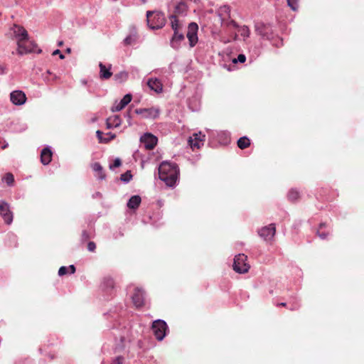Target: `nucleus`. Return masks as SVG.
<instances>
[{
    "instance_id": "1",
    "label": "nucleus",
    "mask_w": 364,
    "mask_h": 364,
    "mask_svg": "<svg viewBox=\"0 0 364 364\" xmlns=\"http://www.w3.org/2000/svg\"><path fill=\"white\" fill-rule=\"evenodd\" d=\"M159 178L168 186H175L179 176V168L176 163L163 161L158 168Z\"/></svg>"
},
{
    "instance_id": "2",
    "label": "nucleus",
    "mask_w": 364,
    "mask_h": 364,
    "mask_svg": "<svg viewBox=\"0 0 364 364\" xmlns=\"http://www.w3.org/2000/svg\"><path fill=\"white\" fill-rule=\"evenodd\" d=\"M169 18L171 28L173 31V34L170 39V46L174 50H178L181 43L185 41L183 25L176 18L175 15H170Z\"/></svg>"
},
{
    "instance_id": "3",
    "label": "nucleus",
    "mask_w": 364,
    "mask_h": 364,
    "mask_svg": "<svg viewBox=\"0 0 364 364\" xmlns=\"http://www.w3.org/2000/svg\"><path fill=\"white\" fill-rule=\"evenodd\" d=\"M146 21L151 29L157 30L165 26L166 20L164 13L158 11H148Z\"/></svg>"
},
{
    "instance_id": "4",
    "label": "nucleus",
    "mask_w": 364,
    "mask_h": 364,
    "mask_svg": "<svg viewBox=\"0 0 364 364\" xmlns=\"http://www.w3.org/2000/svg\"><path fill=\"white\" fill-rule=\"evenodd\" d=\"M14 34L17 40V54L19 55L27 54V52L30 50H23L25 48L24 42L28 40L27 31L23 26L15 24L14 26Z\"/></svg>"
},
{
    "instance_id": "5",
    "label": "nucleus",
    "mask_w": 364,
    "mask_h": 364,
    "mask_svg": "<svg viewBox=\"0 0 364 364\" xmlns=\"http://www.w3.org/2000/svg\"><path fill=\"white\" fill-rule=\"evenodd\" d=\"M151 330L156 338L159 341H161L166 336L168 331V327L164 320L158 319L153 322Z\"/></svg>"
},
{
    "instance_id": "6",
    "label": "nucleus",
    "mask_w": 364,
    "mask_h": 364,
    "mask_svg": "<svg viewBox=\"0 0 364 364\" xmlns=\"http://www.w3.org/2000/svg\"><path fill=\"white\" fill-rule=\"evenodd\" d=\"M255 31L263 40L272 41L274 38L272 27L270 24L259 21L255 24Z\"/></svg>"
},
{
    "instance_id": "7",
    "label": "nucleus",
    "mask_w": 364,
    "mask_h": 364,
    "mask_svg": "<svg viewBox=\"0 0 364 364\" xmlns=\"http://www.w3.org/2000/svg\"><path fill=\"white\" fill-rule=\"evenodd\" d=\"M247 257L244 254H238L234 258L232 264L233 269L240 274L247 272L250 269V265L246 262Z\"/></svg>"
},
{
    "instance_id": "8",
    "label": "nucleus",
    "mask_w": 364,
    "mask_h": 364,
    "mask_svg": "<svg viewBox=\"0 0 364 364\" xmlns=\"http://www.w3.org/2000/svg\"><path fill=\"white\" fill-rule=\"evenodd\" d=\"M198 26L196 23L191 22L188 24L186 37L191 48L194 47L198 41Z\"/></svg>"
},
{
    "instance_id": "9",
    "label": "nucleus",
    "mask_w": 364,
    "mask_h": 364,
    "mask_svg": "<svg viewBox=\"0 0 364 364\" xmlns=\"http://www.w3.org/2000/svg\"><path fill=\"white\" fill-rule=\"evenodd\" d=\"M158 139L154 134L146 132L140 137L141 144L147 150L153 149L157 144Z\"/></svg>"
},
{
    "instance_id": "10",
    "label": "nucleus",
    "mask_w": 364,
    "mask_h": 364,
    "mask_svg": "<svg viewBox=\"0 0 364 364\" xmlns=\"http://www.w3.org/2000/svg\"><path fill=\"white\" fill-rule=\"evenodd\" d=\"M0 215L5 223L10 225L13 222V213L10 210L9 204L4 200H0Z\"/></svg>"
},
{
    "instance_id": "11",
    "label": "nucleus",
    "mask_w": 364,
    "mask_h": 364,
    "mask_svg": "<svg viewBox=\"0 0 364 364\" xmlns=\"http://www.w3.org/2000/svg\"><path fill=\"white\" fill-rule=\"evenodd\" d=\"M134 112L146 119H156L159 116L160 109L156 107L139 108L136 109Z\"/></svg>"
},
{
    "instance_id": "12",
    "label": "nucleus",
    "mask_w": 364,
    "mask_h": 364,
    "mask_svg": "<svg viewBox=\"0 0 364 364\" xmlns=\"http://www.w3.org/2000/svg\"><path fill=\"white\" fill-rule=\"evenodd\" d=\"M258 235L265 241L271 240L275 235L276 228L274 223L264 226L257 231Z\"/></svg>"
},
{
    "instance_id": "13",
    "label": "nucleus",
    "mask_w": 364,
    "mask_h": 364,
    "mask_svg": "<svg viewBox=\"0 0 364 364\" xmlns=\"http://www.w3.org/2000/svg\"><path fill=\"white\" fill-rule=\"evenodd\" d=\"M26 94L21 90H14L10 93V100L15 105H22L26 102Z\"/></svg>"
},
{
    "instance_id": "14",
    "label": "nucleus",
    "mask_w": 364,
    "mask_h": 364,
    "mask_svg": "<svg viewBox=\"0 0 364 364\" xmlns=\"http://www.w3.org/2000/svg\"><path fill=\"white\" fill-rule=\"evenodd\" d=\"M230 9L228 5L221 6L218 10L219 16L221 17L222 24L226 23L228 26H232L234 28L237 27V23L233 20L225 21V16L230 17Z\"/></svg>"
},
{
    "instance_id": "15",
    "label": "nucleus",
    "mask_w": 364,
    "mask_h": 364,
    "mask_svg": "<svg viewBox=\"0 0 364 364\" xmlns=\"http://www.w3.org/2000/svg\"><path fill=\"white\" fill-rule=\"evenodd\" d=\"M205 140V135L202 134L201 132L193 134V136H190L188 139V144L192 149H199L203 145Z\"/></svg>"
},
{
    "instance_id": "16",
    "label": "nucleus",
    "mask_w": 364,
    "mask_h": 364,
    "mask_svg": "<svg viewBox=\"0 0 364 364\" xmlns=\"http://www.w3.org/2000/svg\"><path fill=\"white\" fill-rule=\"evenodd\" d=\"M134 305L136 308H139L144 304V291L143 289L136 287L134 289V293L132 296Z\"/></svg>"
},
{
    "instance_id": "17",
    "label": "nucleus",
    "mask_w": 364,
    "mask_h": 364,
    "mask_svg": "<svg viewBox=\"0 0 364 364\" xmlns=\"http://www.w3.org/2000/svg\"><path fill=\"white\" fill-rule=\"evenodd\" d=\"M132 99V96L131 94L125 95L119 102L116 103L114 106L112 107L111 111L112 112L121 111L131 102Z\"/></svg>"
},
{
    "instance_id": "18",
    "label": "nucleus",
    "mask_w": 364,
    "mask_h": 364,
    "mask_svg": "<svg viewBox=\"0 0 364 364\" xmlns=\"http://www.w3.org/2000/svg\"><path fill=\"white\" fill-rule=\"evenodd\" d=\"M101 288L107 294L112 295L114 288V282L113 279L110 277L104 278L101 284Z\"/></svg>"
},
{
    "instance_id": "19",
    "label": "nucleus",
    "mask_w": 364,
    "mask_h": 364,
    "mask_svg": "<svg viewBox=\"0 0 364 364\" xmlns=\"http://www.w3.org/2000/svg\"><path fill=\"white\" fill-rule=\"evenodd\" d=\"M147 85L156 93H161L163 90V85L157 78H149L147 81Z\"/></svg>"
},
{
    "instance_id": "20",
    "label": "nucleus",
    "mask_w": 364,
    "mask_h": 364,
    "mask_svg": "<svg viewBox=\"0 0 364 364\" xmlns=\"http://www.w3.org/2000/svg\"><path fill=\"white\" fill-rule=\"evenodd\" d=\"M52 151L49 146L45 147L41 152V161L43 165H48L52 160Z\"/></svg>"
},
{
    "instance_id": "21",
    "label": "nucleus",
    "mask_w": 364,
    "mask_h": 364,
    "mask_svg": "<svg viewBox=\"0 0 364 364\" xmlns=\"http://www.w3.org/2000/svg\"><path fill=\"white\" fill-rule=\"evenodd\" d=\"M125 311L122 306H121L119 309L115 308L114 310H110L107 313L108 318L114 321H117L125 314Z\"/></svg>"
},
{
    "instance_id": "22",
    "label": "nucleus",
    "mask_w": 364,
    "mask_h": 364,
    "mask_svg": "<svg viewBox=\"0 0 364 364\" xmlns=\"http://www.w3.org/2000/svg\"><path fill=\"white\" fill-rule=\"evenodd\" d=\"M100 77L102 80H107L111 77L112 73L111 72L112 65H109L107 68L102 63H100Z\"/></svg>"
},
{
    "instance_id": "23",
    "label": "nucleus",
    "mask_w": 364,
    "mask_h": 364,
    "mask_svg": "<svg viewBox=\"0 0 364 364\" xmlns=\"http://www.w3.org/2000/svg\"><path fill=\"white\" fill-rule=\"evenodd\" d=\"M188 105L189 109L193 112H196L200 109V98L195 95L188 100Z\"/></svg>"
},
{
    "instance_id": "24",
    "label": "nucleus",
    "mask_w": 364,
    "mask_h": 364,
    "mask_svg": "<svg viewBox=\"0 0 364 364\" xmlns=\"http://www.w3.org/2000/svg\"><path fill=\"white\" fill-rule=\"evenodd\" d=\"M141 202V198L139 196H132L127 202V207L131 210H136Z\"/></svg>"
},
{
    "instance_id": "25",
    "label": "nucleus",
    "mask_w": 364,
    "mask_h": 364,
    "mask_svg": "<svg viewBox=\"0 0 364 364\" xmlns=\"http://www.w3.org/2000/svg\"><path fill=\"white\" fill-rule=\"evenodd\" d=\"M187 6L184 2H179L174 7V11L172 15H175L177 18V15L184 16L186 14Z\"/></svg>"
},
{
    "instance_id": "26",
    "label": "nucleus",
    "mask_w": 364,
    "mask_h": 364,
    "mask_svg": "<svg viewBox=\"0 0 364 364\" xmlns=\"http://www.w3.org/2000/svg\"><path fill=\"white\" fill-rule=\"evenodd\" d=\"M137 39L138 36L136 31L135 29H133L130 34L124 39L123 43L124 46H131L135 43L137 41Z\"/></svg>"
},
{
    "instance_id": "27",
    "label": "nucleus",
    "mask_w": 364,
    "mask_h": 364,
    "mask_svg": "<svg viewBox=\"0 0 364 364\" xmlns=\"http://www.w3.org/2000/svg\"><path fill=\"white\" fill-rule=\"evenodd\" d=\"M92 168L94 171L98 173V178L103 180L105 178V174L103 173V168L101 164L98 162H95L92 164Z\"/></svg>"
},
{
    "instance_id": "28",
    "label": "nucleus",
    "mask_w": 364,
    "mask_h": 364,
    "mask_svg": "<svg viewBox=\"0 0 364 364\" xmlns=\"http://www.w3.org/2000/svg\"><path fill=\"white\" fill-rule=\"evenodd\" d=\"M237 146L241 149H245L250 145V140L247 136H242L237 140Z\"/></svg>"
},
{
    "instance_id": "29",
    "label": "nucleus",
    "mask_w": 364,
    "mask_h": 364,
    "mask_svg": "<svg viewBox=\"0 0 364 364\" xmlns=\"http://www.w3.org/2000/svg\"><path fill=\"white\" fill-rule=\"evenodd\" d=\"M128 78V73L125 71L119 72L114 76V80L119 83H122L126 81Z\"/></svg>"
},
{
    "instance_id": "30",
    "label": "nucleus",
    "mask_w": 364,
    "mask_h": 364,
    "mask_svg": "<svg viewBox=\"0 0 364 364\" xmlns=\"http://www.w3.org/2000/svg\"><path fill=\"white\" fill-rule=\"evenodd\" d=\"M287 197L290 201L294 202L299 198L300 193L296 189L292 188L289 191Z\"/></svg>"
},
{
    "instance_id": "31",
    "label": "nucleus",
    "mask_w": 364,
    "mask_h": 364,
    "mask_svg": "<svg viewBox=\"0 0 364 364\" xmlns=\"http://www.w3.org/2000/svg\"><path fill=\"white\" fill-rule=\"evenodd\" d=\"M24 47L25 48L23 50H30L27 52V53L35 52V48L37 47V45L33 41L27 40L24 42Z\"/></svg>"
},
{
    "instance_id": "32",
    "label": "nucleus",
    "mask_w": 364,
    "mask_h": 364,
    "mask_svg": "<svg viewBox=\"0 0 364 364\" xmlns=\"http://www.w3.org/2000/svg\"><path fill=\"white\" fill-rule=\"evenodd\" d=\"M326 224L325 223H320L319 225V228L317 230V235H318V237L322 239V240H325L328 235V232H322L321 230L326 227Z\"/></svg>"
},
{
    "instance_id": "33",
    "label": "nucleus",
    "mask_w": 364,
    "mask_h": 364,
    "mask_svg": "<svg viewBox=\"0 0 364 364\" xmlns=\"http://www.w3.org/2000/svg\"><path fill=\"white\" fill-rule=\"evenodd\" d=\"M3 181H4L8 186H11L14 182V175L11 173H7L2 178Z\"/></svg>"
},
{
    "instance_id": "34",
    "label": "nucleus",
    "mask_w": 364,
    "mask_h": 364,
    "mask_svg": "<svg viewBox=\"0 0 364 364\" xmlns=\"http://www.w3.org/2000/svg\"><path fill=\"white\" fill-rule=\"evenodd\" d=\"M132 178V174L130 171H127L120 176V179L125 183H129Z\"/></svg>"
},
{
    "instance_id": "35",
    "label": "nucleus",
    "mask_w": 364,
    "mask_h": 364,
    "mask_svg": "<svg viewBox=\"0 0 364 364\" xmlns=\"http://www.w3.org/2000/svg\"><path fill=\"white\" fill-rule=\"evenodd\" d=\"M269 41L271 42L272 46L277 47V48L282 46L283 44V40L278 36H274V38Z\"/></svg>"
},
{
    "instance_id": "36",
    "label": "nucleus",
    "mask_w": 364,
    "mask_h": 364,
    "mask_svg": "<svg viewBox=\"0 0 364 364\" xmlns=\"http://www.w3.org/2000/svg\"><path fill=\"white\" fill-rule=\"evenodd\" d=\"M239 32L240 35L245 38H248L250 34L249 28L245 26L241 27L240 29L239 30Z\"/></svg>"
},
{
    "instance_id": "37",
    "label": "nucleus",
    "mask_w": 364,
    "mask_h": 364,
    "mask_svg": "<svg viewBox=\"0 0 364 364\" xmlns=\"http://www.w3.org/2000/svg\"><path fill=\"white\" fill-rule=\"evenodd\" d=\"M246 60V56L244 54H239L237 58L232 60V63L236 64L237 63H243Z\"/></svg>"
},
{
    "instance_id": "38",
    "label": "nucleus",
    "mask_w": 364,
    "mask_h": 364,
    "mask_svg": "<svg viewBox=\"0 0 364 364\" xmlns=\"http://www.w3.org/2000/svg\"><path fill=\"white\" fill-rule=\"evenodd\" d=\"M287 5L295 11L298 9V0H287Z\"/></svg>"
},
{
    "instance_id": "39",
    "label": "nucleus",
    "mask_w": 364,
    "mask_h": 364,
    "mask_svg": "<svg viewBox=\"0 0 364 364\" xmlns=\"http://www.w3.org/2000/svg\"><path fill=\"white\" fill-rule=\"evenodd\" d=\"M121 164H122V161H121L120 159L117 158V159L114 161L113 164H110V165H109V168H110V169H114V168H117V167L120 166H121Z\"/></svg>"
},
{
    "instance_id": "40",
    "label": "nucleus",
    "mask_w": 364,
    "mask_h": 364,
    "mask_svg": "<svg viewBox=\"0 0 364 364\" xmlns=\"http://www.w3.org/2000/svg\"><path fill=\"white\" fill-rule=\"evenodd\" d=\"M124 360V358L122 355L117 356L112 361L111 364H123Z\"/></svg>"
},
{
    "instance_id": "41",
    "label": "nucleus",
    "mask_w": 364,
    "mask_h": 364,
    "mask_svg": "<svg viewBox=\"0 0 364 364\" xmlns=\"http://www.w3.org/2000/svg\"><path fill=\"white\" fill-rule=\"evenodd\" d=\"M106 137L104 140L106 143L110 141L111 140L114 139L116 136V135L112 132H107L105 134Z\"/></svg>"
},
{
    "instance_id": "42",
    "label": "nucleus",
    "mask_w": 364,
    "mask_h": 364,
    "mask_svg": "<svg viewBox=\"0 0 364 364\" xmlns=\"http://www.w3.org/2000/svg\"><path fill=\"white\" fill-rule=\"evenodd\" d=\"M68 273V267L65 266H62L60 267L58 270V275L62 277Z\"/></svg>"
},
{
    "instance_id": "43",
    "label": "nucleus",
    "mask_w": 364,
    "mask_h": 364,
    "mask_svg": "<svg viewBox=\"0 0 364 364\" xmlns=\"http://www.w3.org/2000/svg\"><path fill=\"white\" fill-rule=\"evenodd\" d=\"M102 134H103V133H102V132H101L100 130H97V131L96 132V136H97V139H98L99 141H100V143H106V142L104 141V140L105 139V138H103V137H102Z\"/></svg>"
},
{
    "instance_id": "44",
    "label": "nucleus",
    "mask_w": 364,
    "mask_h": 364,
    "mask_svg": "<svg viewBox=\"0 0 364 364\" xmlns=\"http://www.w3.org/2000/svg\"><path fill=\"white\" fill-rule=\"evenodd\" d=\"M90 237V234L86 231L83 230L81 235V240L82 242L87 241Z\"/></svg>"
},
{
    "instance_id": "45",
    "label": "nucleus",
    "mask_w": 364,
    "mask_h": 364,
    "mask_svg": "<svg viewBox=\"0 0 364 364\" xmlns=\"http://www.w3.org/2000/svg\"><path fill=\"white\" fill-rule=\"evenodd\" d=\"M96 249V245L94 242H89L87 243V250L90 251V252H94Z\"/></svg>"
},
{
    "instance_id": "46",
    "label": "nucleus",
    "mask_w": 364,
    "mask_h": 364,
    "mask_svg": "<svg viewBox=\"0 0 364 364\" xmlns=\"http://www.w3.org/2000/svg\"><path fill=\"white\" fill-rule=\"evenodd\" d=\"M59 55V58H60V59H64V58H65V55H64L60 52V50H58V49H56L55 50H54V51L53 52V55Z\"/></svg>"
},
{
    "instance_id": "47",
    "label": "nucleus",
    "mask_w": 364,
    "mask_h": 364,
    "mask_svg": "<svg viewBox=\"0 0 364 364\" xmlns=\"http://www.w3.org/2000/svg\"><path fill=\"white\" fill-rule=\"evenodd\" d=\"M114 126L115 127H119L121 124V120H120V118L118 116H115L114 117Z\"/></svg>"
},
{
    "instance_id": "48",
    "label": "nucleus",
    "mask_w": 364,
    "mask_h": 364,
    "mask_svg": "<svg viewBox=\"0 0 364 364\" xmlns=\"http://www.w3.org/2000/svg\"><path fill=\"white\" fill-rule=\"evenodd\" d=\"M67 267L70 274H74L75 272L76 269L73 264H70Z\"/></svg>"
},
{
    "instance_id": "49",
    "label": "nucleus",
    "mask_w": 364,
    "mask_h": 364,
    "mask_svg": "<svg viewBox=\"0 0 364 364\" xmlns=\"http://www.w3.org/2000/svg\"><path fill=\"white\" fill-rule=\"evenodd\" d=\"M299 307V304L298 303H295L291 305V306L289 308L291 311L297 310Z\"/></svg>"
},
{
    "instance_id": "50",
    "label": "nucleus",
    "mask_w": 364,
    "mask_h": 364,
    "mask_svg": "<svg viewBox=\"0 0 364 364\" xmlns=\"http://www.w3.org/2000/svg\"><path fill=\"white\" fill-rule=\"evenodd\" d=\"M46 356H48L50 359L53 360L55 358V355L53 353H46Z\"/></svg>"
},
{
    "instance_id": "51",
    "label": "nucleus",
    "mask_w": 364,
    "mask_h": 364,
    "mask_svg": "<svg viewBox=\"0 0 364 364\" xmlns=\"http://www.w3.org/2000/svg\"><path fill=\"white\" fill-rule=\"evenodd\" d=\"M125 117H127V119H128V123H129V125H131V124H132V123H131L130 120H131V119H132V116H131V114H130V112H127V113H126V114H125Z\"/></svg>"
},
{
    "instance_id": "52",
    "label": "nucleus",
    "mask_w": 364,
    "mask_h": 364,
    "mask_svg": "<svg viewBox=\"0 0 364 364\" xmlns=\"http://www.w3.org/2000/svg\"><path fill=\"white\" fill-rule=\"evenodd\" d=\"M106 124H107V129H111V128H112V127H113V125H112L110 122H109V121H108V120L107 121Z\"/></svg>"
},
{
    "instance_id": "53",
    "label": "nucleus",
    "mask_w": 364,
    "mask_h": 364,
    "mask_svg": "<svg viewBox=\"0 0 364 364\" xmlns=\"http://www.w3.org/2000/svg\"><path fill=\"white\" fill-rule=\"evenodd\" d=\"M277 306H287V303L282 302V303L278 304Z\"/></svg>"
},
{
    "instance_id": "54",
    "label": "nucleus",
    "mask_w": 364,
    "mask_h": 364,
    "mask_svg": "<svg viewBox=\"0 0 364 364\" xmlns=\"http://www.w3.org/2000/svg\"><path fill=\"white\" fill-rule=\"evenodd\" d=\"M119 341H121V342L126 341V339L124 336H120Z\"/></svg>"
},
{
    "instance_id": "55",
    "label": "nucleus",
    "mask_w": 364,
    "mask_h": 364,
    "mask_svg": "<svg viewBox=\"0 0 364 364\" xmlns=\"http://www.w3.org/2000/svg\"><path fill=\"white\" fill-rule=\"evenodd\" d=\"M120 325H121V323H120V322H119V323H118V324H115V323H114V324L113 325V328H118V326H119Z\"/></svg>"
},
{
    "instance_id": "56",
    "label": "nucleus",
    "mask_w": 364,
    "mask_h": 364,
    "mask_svg": "<svg viewBox=\"0 0 364 364\" xmlns=\"http://www.w3.org/2000/svg\"><path fill=\"white\" fill-rule=\"evenodd\" d=\"M46 74H48V75H52V73H51L49 70H48L46 71Z\"/></svg>"
},
{
    "instance_id": "57",
    "label": "nucleus",
    "mask_w": 364,
    "mask_h": 364,
    "mask_svg": "<svg viewBox=\"0 0 364 364\" xmlns=\"http://www.w3.org/2000/svg\"><path fill=\"white\" fill-rule=\"evenodd\" d=\"M62 45H63V41H59V42H58V46H62Z\"/></svg>"
},
{
    "instance_id": "58",
    "label": "nucleus",
    "mask_w": 364,
    "mask_h": 364,
    "mask_svg": "<svg viewBox=\"0 0 364 364\" xmlns=\"http://www.w3.org/2000/svg\"><path fill=\"white\" fill-rule=\"evenodd\" d=\"M42 52L41 49H38V50L37 51L38 53H41Z\"/></svg>"
},
{
    "instance_id": "59",
    "label": "nucleus",
    "mask_w": 364,
    "mask_h": 364,
    "mask_svg": "<svg viewBox=\"0 0 364 364\" xmlns=\"http://www.w3.org/2000/svg\"><path fill=\"white\" fill-rule=\"evenodd\" d=\"M143 4H145L146 2V0H141Z\"/></svg>"
},
{
    "instance_id": "60",
    "label": "nucleus",
    "mask_w": 364,
    "mask_h": 364,
    "mask_svg": "<svg viewBox=\"0 0 364 364\" xmlns=\"http://www.w3.org/2000/svg\"><path fill=\"white\" fill-rule=\"evenodd\" d=\"M67 52L70 53V48H68L67 49Z\"/></svg>"
},
{
    "instance_id": "61",
    "label": "nucleus",
    "mask_w": 364,
    "mask_h": 364,
    "mask_svg": "<svg viewBox=\"0 0 364 364\" xmlns=\"http://www.w3.org/2000/svg\"><path fill=\"white\" fill-rule=\"evenodd\" d=\"M0 71H1V73H3V72H4V70H3V68H0Z\"/></svg>"
},
{
    "instance_id": "62",
    "label": "nucleus",
    "mask_w": 364,
    "mask_h": 364,
    "mask_svg": "<svg viewBox=\"0 0 364 364\" xmlns=\"http://www.w3.org/2000/svg\"><path fill=\"white\" fill-rule=\"evenodd\" d=\"M0 71H1V73H3V72H4V70H3V68H0Z\"/></svg>"
},
{
    "instance_id": "63",
    "label": "nucleus",
    "mask_w": 364,
    "mask_h": 364,
    "mask_svg": "<svg viewBox=\"0 0 364 364\" xmlns=\"http://www.w3.org/2000/svg\"><path fill=\"white\" fill-rule=\"evenodd\" d=\"M39 350H40L41 353H42V354L43 353L41 348H39Z\"/></svg>"
}]
</instances>
